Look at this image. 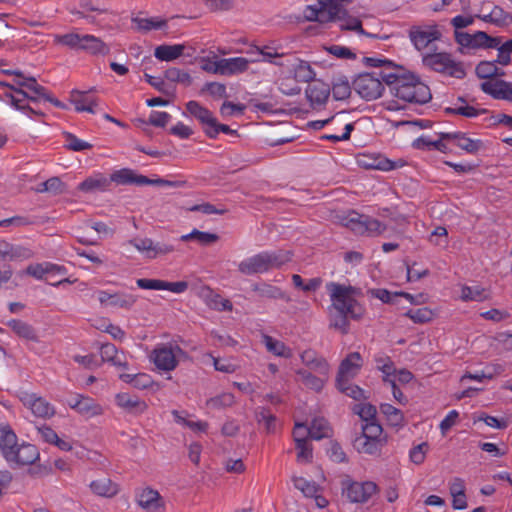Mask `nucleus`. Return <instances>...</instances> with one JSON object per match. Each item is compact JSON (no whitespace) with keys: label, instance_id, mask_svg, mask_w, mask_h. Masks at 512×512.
I'll return each instance as SVG.
<instances>
[{"label":"nucleus","instance_id":"1","mask_svg":"<svg viewBox=\"0 0 512 512\" xmlns=\"http://www.w3.org/2000/svg\"><path fill=\"white\" fill-rule=\"evenodd\" d=\"M326 290L331 301L330 309L335 311L331 313L330 326L345 334L348 332L349 319L361 320L366 313L365 306L358 301L362 291L352 285L333 281L326 284Z\"/></svg>","mask_w":512,"mask_h":512},{"label":"nucleus","instance_id":"2","mask_svg":"<svg viewBox=\"0 0 512 512\" xmlns=\"http://www.w3.org/2000/svg\"><path fill=\"white\" fill-rule=\"evenodd\" d=\"M319 7L308 5L303 11V16L308 21L319 23L338 22L342 30L356 31L364 34L359 18L351 16L346 6L353 0H317Z\"/></svg>","mask_w":512,"mask_h":512},{"label":"nucleus","instance_id":"3","mask_svg":"<svg viewBox=\"0 0 512 512\" xmlns=\"http://www.w3.org/2000/svg\"><path fill=\"white\" fill-rule=\"evenodd\" d=\"M385 84L396 98L408 103L424 104L431 99L430 88L417 76L405 73L402 68H394L384 76Z\"/></svg>","mask_w":512,"mask_h":512},{"label":"nucleus","instance_id":"4","mask_svg":"<svg viewBox=\"0 0 512 512\" xmlns=\"http://www.w3.org/2000/svg\"><path fill=\"white\" fill-rule=\"evenodd\" d=\"M14 83L19 88H14V94L10 95V104L28 117L39 116L41 113L29 106L26 103L27 101L36 103L39 99L43 98L60 107V102L46 95L45 88L38 84L35 78L24 77L19 74L14 79Z\"/></svg>","mask_w":512,"mask_h":512},{"label":"nucleus","instance_id":"5","mask_svg":"<svg viewBox=\"0 0 512 512\" xmlns=\"http://www.w3.org/2000/svg\"><path fill=\"white\" fill-rule=\"evenodd\" d=\"M263 61L278 65L287 72L297 83H311L315 80L316 73L312 66L304 60L292 54L278 53L273 47L264 46L260 49Z\"/></svg>","mask_w":512,"mask_h":512},{"label":"nucleus","instance_id":"6","mask_svg":"<svg viewBox=\"0 0 512 512\" xmlns=\"http://www.w3.org/2000/svg\"><path fill=\"white\" fill-rule=\"evenodd\" d=\"M292 260L289 250L262 251L242 260L238 270L245 275L263 274L273 269H279Z\"/></svg>","mask_w":512,"mask_h":512},{"label":"nucleus","instance_id":"7","mask_svg":"<svg viewBox=\"0 0 512 512\" xmlns=\"http://www.w3.org/2000/svg\"><path fill=\"white\" fill-rule=\"evenodd\" d=\"M53 43L71 50L83 51L92 56H106L110 53V46L92 34H80L74 31L66 34H54Z\"/></svg>","mask_w":512,"mask_h":512},{"label":"nucleus","instance_id":"8","mask_svg":"<svg viewBox=\"0 0 512 512\" xmlns=\"http://www.w3.org/2000/svg\"><path fill=\"white\" fill-rule=\"evenodd\" d=\"M186 357V352L176 341L159 343L152 350L150 360L155 367L164 372L175 370L182 358Z\"/></svg>","mask_w":512,"mask_h":512},{"label":"nucleus","instance_id":"9","mask_svg":"<svg viewBox=\"0 0 512 512\" xmlns=\"http://www.w3.org/2000/svg\"><path fill=\"white\" fill-rule=\"evenodd\" d=\"M391 71L381 70L380 72L363 73L358 75L354 82V90L366 101H372L382 96L384 91V76Z\"/></svg>","mask_w":512,"mask_h":512},{"label":"nucleus","instance_id":"10","mask_svg":"<svg viewBox=\"0 0 512 512\" xmlns=\"http://www.w3.org/2000/svg\"><path fill=\"white\" fill-rule=\"evenodd\" d=\"M423 64L435 72L443 75L462 79L466 72L463 64L453 59L451 54L446 52L427 53L423 56Z\"/></svg>","mask_w":512,"mask_h":512},{"label":"nucleus","instance_id":"11","mask_svg":"<svg viewBox=\"0 0 512 512\" xmlns=\"http://www.w3.org/2000/svg\"><path fill=\"white\" fill-rule=\"evenodd\" d=\"M345 226L358 235L379 236L387 230V225L378 219L356 212L349 214Z\"/></svg>","mask_w":512,"mask_h":512},{"label":"nucleus","instance_id":"12","mask_svg":"<svg viewBox=\"0 0 512 512\" xmlns=\"http://www.w3.org/2000/svg\"><path fill=\"white\" fill-rule=\"evenodd\" d=\"M67 405L85 419L95 418L104 413L103 406L94 398L80 393H73L68 398Z\"/></svg>","mask_w":512,"mask_h":512},{"label":"nucleus","instance_id":"13","mask_svg":"<svg viewBox=\"0 0 512 512\" xmlns=\"http://www.w3.org/2000/svg\"><path fill=\"white\" fill-rule=\"evenodd\" d=\"M97 299L102 307L130 310L138 300L132 293L124 291L98 290Z\"/></svg>","mask_w":512,"mask_h":512},{"label":"nucleus","instance_id":"14","mask_svg":"<svg viewBox=\"0 0 512 512\" xmlns=\"http://www.w3.org/2000/svg\"><path fill=\"white\" fill-rule=\"evenodd\" d=\"M129 244L148 259H155L176 250V247L170 242H154L150 238H134L129 241Z\"/></svg>","mask_w":512,"mask_h":512},{"label":"nucleus","instance_id":"15","mask_svg":"<svg viewBox=\"0 0 512 512\" xmlns=\"http://www.w3.org/2000/svg\"><path fill=\"white\" fill-rule=\"evenodd\" d=\"M110 183L114 182L117 185H135V186H147V185H167L168 181L163 179L152 180L148 177L138 174L136 171L130 168H122L114 171L110 175Z\"/></svg>","mask_w":512,"mask_h":512},{"label":"nucleus","instance_id":"16","mask_svg":"<svg viewBox=\"0 0 512 512\" xmlns=\"http://www.w3.org/2000/svg\"><path fill=\"white\" fill-rule=\"evenodd\" d=\"M18 397L22 404L29 409L35 417L49 419L55 415V407L36 393L23 391L19 393Z\"/></svg>","mask_w":512,"mask_h":512},{"label":"nucleus","instance_id":"17","mask_svg":"<svg viewBox=\"0 0 512 512\" xmlns=\"http://www.w3.org/2000/svg\"><path fill=\"white\" fill-rule=\"evenodd\" d=\"M135 500L145 512H165L166 503L160 493L151 488L144 487L136 491Z\"/></svg>","mask_w":512,"mask_h":512},{"label":"nucleus","instance_id":"18","mask_svg":"<svg viewBox=\"0 0 512 512\" xmlns=\"http://www.w3.org/2000/svg\"><path fill=\"white\" fill-rule=\"evenodd\" d=\"M343 490L351 502L364 503L377 492V485L372 481H351L345 484Z\"/></svg>","mask_w":512,"mask_h":512},{"label":"nucleus","instance_id":"19","mask_svg":"<svg viewBox=\"0 0 512 512\" xmlns=\"http://www.w3.org/2000/svg\"><path fill=\"white\" fill-rule=\"evenodd\" d=\"M363 360L358 352H352L342 360L339 366L336 381L353 379L360 371Z\"/></svg>","mask_w":512,"mask_h":512},{"label":"nucleus","instance_id":"20","mask_svg":"<svg viewBox=\"0 0 512 512\" xmlns=\"http://www.w3.org/2000/svg\"><path fill=\"white\" fill-rule=\"evenodd\" d=\"M71 101L77 112H88L91 114H96L101 110L99 108V99L91 92H72Z\"/></svg>","mask_w":512,"mask_h":512},{"label":"nucleus","instance_id":"21","mask_svg":"<svg viewBox=\"0 0 512 512\" xmlns=\"http://www.w3.org/2000/svg\"><path fill=\"white\" fill-rule=\"evenodd\" d=\"M39 458L37 447L30 443L23 442L19 444L12 453V457L7 460L11 464L26 466L33 464Z\"/></svg>","mask_w":512,"mask_h":512},{"label":"nucleus","instance_id":"22","mask_svg":"<svg viewBox=\"0 0 512 512\" xmlns=\"http://www.w3.org/2000/svg\"><path fill=\"white\" fill-rule=\"evenodd\" d=\"M481 90L495 99L512 102V83L504 80L492 79L481 84Z\"/></svg>","mask_w":512,"mask_h":512},{"label":"nucleus","instance_id":"23","mask_svg":"<svg viewBox=\"0 0 512 512\" xmlns=\"http://www.w3.org/2000/svg\"><path fill=\"white\" fill-rule=\"evenodd\" d=\"M101 364L107 362L117 368H128V359L124 351H119L112 343H105L100 346Z\"/></svg>","mask_w":512,"mask_h":512},{"label":"nucleus","instance_id":"24","mask_svg":"<svg viewBox=\"0 0 512 512\" xmlns=\"http://www.w3.org/2000/svg\"><path fill=\"white\" fill-rule=\"evenodd\" d=\"M115 403L124 411L136 415L143 414L148 408L145 401L126 392L116 394Z\"/></svg>","mask_w":512,"mask_h":512},{"label":"nucleus","instance_id":"25","mask_svg":"<svg viewBox=\"0 0 512 512\" xmlns=\"http://www.w3.org/2000/svg\"><path fill=\"white\" fill-rule=\"evenodd\" d=\"M442 137L449 138L457 147L469 154H476L483 148L480 139H472L464 132L445 133Z\"/></svg>","mask_w":512,"mask_h":512},{"label":"nucleus","instance_id":"26","mask_svg":"<svg viewBox=\"0 0 512 512\" xmlns=\"http://www.w3.org/2000/svg\"><path fill=\"white\" fill-rule=\"evenodd\" d=\"M329 95V85L320 80L309 83L306 88V97L313 107L325 104Z\"/></svg>","mask_w":512,"mask_h":512},{"label":"nucleus","instance_id":"27","mask_svg":"<svg viewBox=\"0 0 512 512\" xmlns=\"http://www.w3.org/2000/svg\"><path fill=\"white\" fill-rule=\"evenodd\" d=\"M440 36V33L436 28H417L412 30L410 38L415 48L419 51L429 47L434 41Z\"/></svg>","mask_w":512,"mask_h":512},{"label":"nucleus","instance_id":"28","mask_svg":"<svg viewBox=\"0 0 512 512\" xmlns=\"http://www.w3.org/2000/svg\"><path fill=\"white\" fill-rule=\"evenodd\" d=\"M186 109L203 125L204 132L207 135L209 128L215 125L216 118L213 116L212 112L200 105L199 102L193 100L186 104Z\"/></svg>","mask_w":512,"mask_h":512},{"label":"nucleus","instance_id":"29","mask_svg":"<svg viewBox=\"0 0 512 512\" xmlns=\"http://www.w3.org/2000/svg\"><path fill=\"white\" fill-rule=\"evenodd\" d=\"M17 435L9 425L0 426V451L7 461L12 457V453L19 445Z\"/></svg>","mask_w":512,"mask_h":512},{"label":"nucleus","instance_id":"30","mask_svg":"<svg viewBox=\"0 0 512 512\" xmlns=\"http://www.w3.org/2000/svg\"><path fill=\"white\" fill-rule=\"evenodd\" d=\"M465 490V483L461 478L456 477L449 483V492L452 497V507L455 510H464L467 508V497Z\"/></svg>","mask_w":512,"mask_h":512},{"label":"nucleus","instance_id":"31","mask_svg":"<svg viewBox=\"0 0 512 512\" xmlns=\"http://www.w3.org/2000/svg\"><path fill=\"white\" fill-rule=\"evenodd\" d=\"M300 358L304 365L320 375L327 376L329 374V364L324 358L319 357L314 350L307 349L303 351Z\"/></svg>","mask_w":512,"mask_h":512},{"label":"nucleus","instance_id":"32","mask_svg":"<svg viewBox=\"0 0 512 512\" xmlns=\"http://www.w3.org/2000/svg\"><path fill=\"white\" fill-rule=\"evenodd\" d=\"M485 111V109H479L469 105L462 97H459L455 103L445 108V113L447 114L460 115L466 118H476L485 113Z\"/></svg>","mask_w":512,"mask_h":512},{"label":"nucleus","instance_id":"33","mask_svg":"<svg viewBox=\"0 0 512 512\" xmlns=\"http://www.w3.org/2000/svg\"><path fill=\"white\" fill-rule=\"evenodd\" d=\"M32 256L30 249L15 246L5 240H0V260L28 259Z\"/></svg>","mask_w":512,"mask_h":512},{"label":"nucleus","instance_id":"34","mask_svg":"<svg viewBox=\"0 0 512 512\" xmlns=\"http://www.w3.org/2000/svg\"><path fill=\"white\" fill-rule=\"evenodd\" d=\"M109 186V179L101 174H96L79 183L78 190L85 193L105 192L109 189Z\"/></svg>","mask_w":512,"mask_h":512},{"label":"nucleus","instance_id":"35","mask_svg":"<svg viewBox=\"0 0 512 512\" xmlns=\"http://www.w3.org/2000/svg\"><path fill=\"white\" fill-rule=\"evenodd\" d=\"M7 326L20 338L27 341H38L36 330L27 322L19 319H11L7 322Z\"/></svg>","mask_w":512,"mask_h":512},{"label":"nucleus","instance_id":"36","mask_svg":"<svg viewBox=\"0 0 512 512\" xmlns=\"http://www.w3.org/2000/svg\"><path fill=\"white\" fill-rule=\"evenodd\" d=\"M89 487L94 494L102 497L110 498L118 493L117 484L105 477L92 481Z\"/></svg>","mask_w":512,"mask_h":512},{"label":"nucleus","instance_id":"37","mask_svg":"<svg viewBox=\"0 0 512 512\" xmlns=\"http://www.w3.org/2000/svg\"><path fill=\"white\" fill-rule=\"evenodd\" d=\"M262 343L267 351L275 356L283 358H290L292 356V350L286 346L284 342L277 340L270 335H262Z\"/></svg>","mask_w":512,"mask_h":512},{"label":"nucleus","instance_id":"38","mask_svg":"<svg viewBox=\"0 0 512 512\" xmlns=\"http://www.w3.org/2000/svg\"><path fill=\"white\" fill-rule=\"evenodd\" d=\"M184 49L185 46L182 44H163L155 48L154 56L160 61H173L183 54Z\"/></svg>","mask_w":512,"mask_h":512},{"label":"nucleus","instance_id":"39","mask_svg":"<svg viewBox=\"0 0 512 512\" xmlns=\"http://www.w3.org/2000/svg\"><path fill=\"white\" fill-rule=\"evenodd\" d=\"M308 435L314 440H321L331 435V427L325 418L317 417L311 422L308 428Z\"/></svg>","mask_w":512,"mask_h":512},{"label":"nucleus","instance_id":"40","mask_svg":"<svg viewBox=\"0 0 512 512\" xmlns=\"http://www.w3.org/2000/svg\"><path fill=\"white\" fill-rule=\"evenodd\" d=\"M202 291L210 308L217 311H232L233 305L228 299L214 293L209 287L203 288Z\"/></svg>","mask_w":512,"mask_h":512},{"label":"nucleus","instance_id":"41","mask_svg":"<svg viewBox=\"0 0 512 512\" xmlns=\"http://www.w3.org/2000/svg\"><path fill=\"white\" fill-rule=\"evenodd\" d=\"M119 378L137 389H147L153 383L151 376L146 373H121Z\"/></svg>","mask_w":512,"mask_h":512},{"label":"nucleus","instance_id":"42","mask_svg":"<svg viewBox=\"0 0 512 512\" xmlns=\"http://www.w3.org/2000/svg\"><path fill=\"white\" fill-rule=\"evenodd\" d=\"M354 446L360 453L374 455L381 450L382 440L368 439L367 437L359 436L355 439Z\"/></svg>","mask_w":512,"mask_h":512},{"label":"nucleus","instance_id":"43","mask_svg":"<svg viewBox=\"0 0 512 512\" xmlns=\"http://www.w3.org/2000/svg\"><path fill=\"white\" fill-rule=\"evenodd\" d=\"M297 375L300 377L302 383L306 387H308L312 390H315L317 392L322 390V388L328 378V375L327 376H323V375L315 376L312 373H310L309 371L304 370V369L298 370Z\"/></svg>","mask_w":512,"mask_h":512},{"label":"nucleus","instance_id":"44","mask_svg":"<svg viewBox=\"0 0 512 512\" xmlns=\"http://www.w3.org/2000/svg\"><path fill=\"white\" fill-rule=\"evenodd\" d=\"M376 367L383 374V381L387 382L392 380L395 376L396 368L391 358L383 353L375 356Z\"/></svg>","mask_w":512,"mask_h":512},{"label":"nucleus","instance_id":"45","mask_svg":"<svg viewBox=\"0 0 512 512\" xmlns=\"http://www.w3.org/2000/svg\"><path fill=\"white\" fill-rule=\"evenodd\" d=\"M132 22L136 25L137 29L143 32H148L151 30L162 29L167 26V21L165 19L159 17H151V18H140L134 17L132 18Z\"/></svg>","mask_w":512,"mask_h":512},{"label":"nucleus","instance_id":"46","mask_svg":"<svg viewBox=\"0 0 512 512\" xmlns=\"http://www.w3.org/2000/svg\"><path fill=\"white\" fill-rule=\"evenodd\" d=\"M471 48H496L501 43L500 37H491L483 31L472 34Z\"/></svg>","mask_w":512,"mask_h":512},{"label":"nucleus","instance_id":"47","mask_svg":"<svg viewBox=\"0 0 512 512\" xmlns=\"http://www.w3.org/2000/svg\"><path fill=\"white\" fill-rule=\"evenodd\" d=\"M478 17L484 22L491 23L496 26H503L507 23L509 14L505 12L500 6L495 5L492 7L489 13L481 14Z\"/></svg>","mask_w":512,"mask_h":512},{"label":"nucleus","instance_id":"48","mask_svg":"<svg viewBox=\"0 0 512 512\" xmlns=\"http://www.w3.org/2000/svg\"><path fill=\"white\" fill-rule=\"evenodd\" d=\"M180 240L183 242L195 240L201 245H209L218 240V235L193 229L190 233L182 235Z\"/></svg>","mask_w":512,"mask_h":512},{"label":"nucleus","instance_id":"49","mask_svg":"<svg viewBox=\"0 0 512 512\" xmlns=\"http://www.w3.org/2000/svg\"><path fill=\"white\" fill-rule=\"evenodd\" d=\"M460 298L462 301H477L481 302L488 298L486 290L480 286H467L461 288Z\"/></svg>","mask_w":512,"mask_h":512},{"label":"nucleus","instance_id":"50","mask_svg":"<svg viewBox=\"0 0 512 512\" xmlns=\"http://www.w3.org/2000/svg\"><path fill=\"white\" fill-rule=\"evenodd\" d=\"M235 402V397L232 393L223 392L219 395L209 398L206 401V406L209 409L220 410L231 407Z\"/></svg>","mask_w":512,"mask_h":512},{"label":"nucleus","instance_id":"51","mask_svg":"<svg viewBox=\"0 0 512 512\" xmlns=\"http://www.w3.org/2000/svg\"><path fill=\"white\" fill-rule=\"evenodd\" d=\"M380 411L386 417L390 425L401 426L403 424L404 415L402 411L393 405L389 403H382L380 405Z\"/></svg>","mask_w":512,"mask_h":512},{"label":"nucleus","instance_id":"52","mask_svg":"<svg viewBox=\"0 0 512 512\" xmlns=\"http://www.w3.org/2000/svg\"><path fill=\"white\" fill-rule=\"evenodd\" d=\"M476 74L482 79H490L495 76L503 75V71H500L496 62L494 61H482L476 66Z\"/></svg>","mask_w":512,"mask_h":512},{"label":"nucleus","instance_id":"53","mask_svg":"<svg viewBox=\"0 0 512 512\" xmlns=\"http://www.w3.org/2000/svg\"><path fill=\"white\" fill-rule=\"evenodd\" d=\"M253 291L257 292L260 297L270 299H285V293L277 286L270 284H255L252 287Z\"/></svg>","mask_w":512,"mask_h":512},{"label":"nucleus","instance_id":"54","mask_svg":"<svg viewBox=\"0 0 512 512\" xmlns=\"http://www.w3.org/2000/svg\"><path fill=\"white\" fill-rule=\"evenodd\" d=\"M337 388L345 395L361 400L365 398V391L357 385L350 383V380L336 381Z\"/></svg>","mask_w":512,"mask_h":512},{"label":"nucleus","instance_id":"55","mask_svg":"<svg viewBox=\"0 0 512 512\" xmlns=\"http://www.w3.org/2000/svg\"><path fill=\"white\" fill-rule=\"evenodd\" d=\"M405 316L411 319L414 323L423 324L433 319L434 312L428 307H422L408 310L405 313Z\"/></svg>","mask_w":512,"mask_h":512},{"label":"nucleus","instance_id":"56","mask_svg":"<svg viewBox=\"0 0 512 512\" xmlns=\"http://www.w3.org/2000/svg\"><path fill=\"white\" fill-rule=\"evenodd\" d=\"M293 484L306 497H313L319 491V487L314 481H309L303 477H294Z\"/></svg>","mask_w":512,"mask_h":512},{"label":"nucleus","instance_id":"57","mask_svg":"<svg viewBox=\"0 0 512 512\" xmlns=\"http://www.w3.org/2000/svg\"><path fill=\"white\" fill-rule=\"evenodd\" d=\"M384 217H389L391 221H393L397 225V229H395V233L397 236L402 237L406 232V226L409 224L408 216L404 214H392L389 209L384 208L380 214Z\"/></svg>","mask_w":512,"mask_h":512},{"label":"nucleus","instance_id":"58","mask_svg":"<svg viewBox=\"0 0 512 512\" xmlns=\"http://www.w3.org/2000/svg\"><path fill=\"white\" fill-rule=\"evenodd\" d=\"M65 146L72 151H84L92 148V145L72 133H64Z\"/></svg>","mask_w":512,"mask_h":512},{"label":"nucleus","instance_id":"59","mask_svg":"<svg viewBox=\"0 0 512 512\" xmlns=\"http://www.w3.org/2000/svg\"><path fill=\"white\" fill-rule=\"evenodd\" d=\"M353 410L365 422L375 420L376 408L371 404L359 403L354 406Z\"/></svg>","mask_w":512,"mask_h":512},{"label":"nucleus","instance_id":"60","mask_svg":"<svg viewBox=\"0 0 512 512\" xmlns=\"http://www.w3.org/2000/svg\"><path fill=\"white\" fill-rule=\"evenodd\" d=\"M382 431L381 425L372 420L362 425V434L360 436L367 437L368 439H381Z\"/></svg>","mask_w":512,"mask_h":512},{"label":"nucleus","instance_id":"61","mask_svg":"<svg viewBox=\"0 0 512 512\" xmlns=\"http://www.w3.org/2000/svg\"><path fill=\"white\" fill-rule=\"evenodd\" d=\"M362 165L366 168H373L382 171H390L396 167L392 161L382 157L374 158L372 159V162L364 160L362 161Z\"/></svg>","mask_w":512,"mask_h":512},{"label":"nucleus","instance_id":"62","mask_svg":"<svg viewBox=\"0 0 512 512\" xmlns=\"http://www.w3.org/2000/svg\"><path fill=\"white\" fill-rule=\"evenodd\" d=\"M213 361V366L216 371L231 374L237 370V365L232 363L229 359H220L209 354Z\"/></svg>","mask_w":512,"mask_h":512},{"label":"nucleus","instance_id":"63","mask_svg":"<svg viewBox=\"0 0 512 512\" xmlns=\"http://www.w3.org/2000/svg\"><path fill=\"white\" fill-rule=\"evenodd\" d=\"M458 418L459 412L457 410H451L448 412V414L439 424V429L442 436H445L447 432L457 423Z\"/></svg>","mask_w":512,"mask_h":512},{"label":"nucleus","instance_id":"64","mask_svg":"<svg viewBox=\"0 0 512 512\" xmlns=\"http://www.w3.org/2000/svg\"><path fill=\"white\" fill-rule=\"evenodd\" d=\"M427 450V443H421L413 447L409 453L410 460L416 465L422 464L425 460Z\"/></svg>","mask_w":512,"mask_h":512}]
</instances>
